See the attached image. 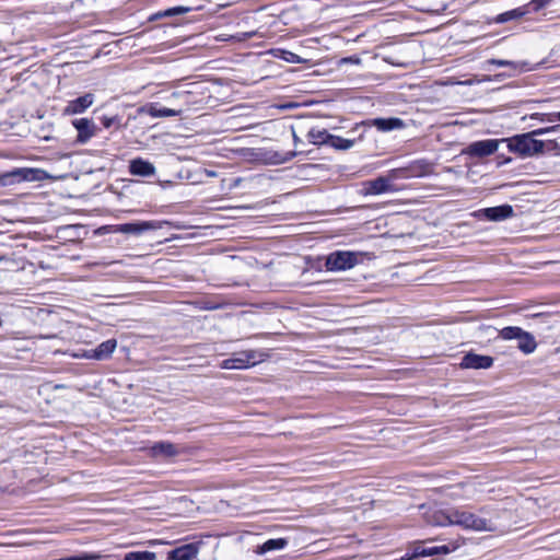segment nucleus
<instances>
[{
    "label": "nucleus",
    "mask_w": 560,
    "mask_h": 560,
    "mask_svg": "<svg viewBox=\"0 0 560 560\" xmlns=\"http://www.w3.org/2000/svg\"><path fill=\"white\" fill-rule=\"evenodd\" d=\"M166 221H133L121 224L106 226L113 233L141 235L148 231H155L162 229Z\"/></svg>",
    "instance_id": "0eeeda50"
},
{
    "label": "nucleus",
    "mask_w": 560,
    "mask_h": 560,
    "mask_svg": "<svg viewBox=\"0 0 560 560\" xmlns=\"http://www.w3.org/2000/svg\"><path fill=\"white\" fill-rule=\"evenodd\" d=\"M199 552V544L189 542L167 552V560H192Z\"/></svg>",
    "instance_id": "dca6fc26"
},
{
    "label": "nucleus",
    "mask_w": 560,
    "mask_h": 560,
    "mask_svg": "<svg viewBox=\"0 0 560 560\" xmlns=\"http://www.w3.org/2000/svg\"><path fill=\"white\" fill-rule=\"evenodd\" d=\"M48 177L46 171L37 167H14L0 172V188H9L22 183L42 182Z\"/></svg>",
    "instance_id": "20e7f679"
},
{
    "label": "nucleus",
    "mask_w": 560,
    "mask_h": 560,
    "mask_svg": "<svg viewBox=\"0 0 560 560\" xmlns=\"http://www.w3.org/2000/svg\"><path fill=\"white\" fill-rule=\"evenodd\" d=\"M363 195H381L385 192L396 191V187L389 183L385 176H378L374 179L366 180L362 184Z\"/></svg>",
    "instance_id": "f8f14e48"
},
{
    "label": "nucleus",
    "mask_w": 560,
    "mask_h": 560,
    "mask_svg": "<svg viewBox=\"0 0 560 560\" xmlns=\"http://www.w3.org/2000/svg\"><path fill=\"white\" fill-rule=\"evenodd\" d=\"M502 139H485L474 141L463 150V153L470 158L483 159L495 153Z\"/></svg>",
    "instance_id": "6e6552de"
},
{
    "label": "nucleus",
    "mask_w": 560,
    "mask_h": 560,
    "mask_svg": "<svg viewBox=\"0 0 560 560\" xmlns=\"http://www.w3.org/2000/svg\"><path fill=\"white\" fill-rule=\"evenodd\" d=\"M487 63L493 65L497 67H509L514 71L522 70L524 66H526V62H515L511 60H504V59H489L487 60Z\"/></svg>",
    "instance_id": "7c9ffc66"
},
{
    "label": "nucleus",
    "mask_w": 560,
    "mask_h": 560,
    "mask_svg": "<svg viewBox=\"0 0 560 560\" xmlns=\"http://www.w3.org/2000/svg\"><path fill=\"white\" fill-rule=\"evenodd\" d=\"M119 121H120V118L116 115V116H112V117H108V116H103L101 118V122L103 125L104 128L108 129L113 126H116V128H119Z\"/></svg>",
    "instance_id": "f704fd0d"
},
{
    "label": "nucleus",
    "mask_w": 560,
    "mask_h": 560,
    "mask_svg": "<svg viewBox=\"0 0 560 560\" xmlns=\"http://www.w3.org/2000/svg\"><path fill=\"white\" fill-rule=\"evenodd\" d=\"M151 454L155 458H172L179 454L177 445L171 442H156L151 446Z\"/></svg>",
    "instance_id": "a211bd4d"
},
{
    "label": "nucleus",
    "mask_w": 560,
    "mask_h": 560,
    "mask_svg": "<svg viewBox=\"0 0 560 560\" xmlns=\"http://www.w3.org/2000/svg\"><path fill=\"white\" fill-rule=\"evenodd\" d=\"M455 547H450L448 545L441 546H432L425 547L423 542L415 544L412 547V556L420 557H433L439 555H447L453 551Z\"/></svg>",
    "instance_id": "f3484780"
},
{
    "label": "nucleus",
    "mask_w": 560,
    "mask_h": 560,
    "mask_svg": "<svg viewBox=\"0 0 560 560\" xmlns=\"http://www.w3.org/2000/svg\"><path fill=\"white\" fill-rule=\"evenodd\" d=\"M553 0H530L528 3L524 4L528 9V14L534 12H539L540 10L549 7Z\"/></svg>",
    "instance_id": "2f4dec72"
},
{
    "label": "nucleus",
    "mask_w": 560,
    "mask_h": 560,
    "mask_svg": "<svg viewBox=\"0 0 560 560\" xmlns=\"http://www.w3.org/2000/svg\"><path fill=\"white\" fill-rule=\"evenodd\" d=\"M292 136H293V142L295 145H298L300 142H302L294 130H292Z\"/></svg>",
    "instance_id": "79ce46f5"
},
{
    "label": "nucleus",
    "mask_w": 560,
    "mask_h": 560,
    "mask_svg": "<svg viewBox=\"0 0 560 560\" xmlns=\"http://www.w3.org/2000/svg\"><path fill=\"white\" fill-rule=\"evenodd\" d=\"M245 156L250 158L254 161L269 164L270 150L268 149H247Z\"/></svg>",
    "instance_id": "cd10ccee"
},
{
    "label": "nucleus",
    "mask_w": 560,
    "mask_h": 560,
    "mask_svg": "<svg viewBox=\"0 0 560 560\" xmlns=\"http://www.w3.org/2000/svg\"><path fill=\"white\" fill-rule=\"evenodd\" d=\"M192 9L190 7L177 5L173 8H168L166 10L160 11V15H165L166 18H173L176 15H182L189 13Z\"/></svg>",
    "instance_id": "473e14b6"
},
{
    "label": "nucleus",
    "mask_w": 560,
    "mask_h": 560,
    "mask_svg": "<svg viewBox=\"0 0 560 560\" xmlns=\"http://www.w3.org/2000/svg\"><path fill=\"white\" fill-rule=\"evenodd\" d=\"M472 214L479 220L499 222L512 218L514 215V209L511 205L504 203L495 207L479 209Z\"/></svg>",
    "instance_id": "1a4fd4ad"
},
{
    "label": "nucleus",
    "mask_w": 560,
    "mask_h": 560,
    "mask_svg": "<svg viewBox=\"0 0 560 560\" xmlns=\"http://www.w3.org/2000/svg\"><path fill=\"white\" fill-rule=\"evenodd\" d=\"M494 363V359L491 355L478 354L469 351L464 354L459 363L460 369L471 370H488Z\"/></svg>",
    "instance_id": "9b49d317"
},
{
    "label": "nucleus",
    "mask_w": 560,
    "mask_h": 560,
    "mask_svg": "<svg viewBox=\"0 0 560 560\" xmlns=\"http://www.w3.org/2000/svg\"><path fill=\"white\" fill-rule=\"evenodd\" d=\"M360 126L375 127L378 131L388 132L393 130L402 129L405 127V122L402 119L398 117H378L363 120L360 124H357L353 129L355 130Z\"/></svg>",
    "instance_id": "9d476101"
},
{
    "label": "nucleus",
    "mask_w": 560,
    "mask_h": 560,
    "mask_svg": "<svg viewBox=\"0 0 560 560\" xmlns=\"http://www.w3.org/2000/svg\"><path fill=\"white\" fill-rule=\"evenodd\" d=\"M0 262H10L12 265L15 264L14 259H12L5 255H2V254H0Z\"/></svg>",
    "instance_id": "a19ab883"
},
{
    "label": "nucleus",
    "mask_w": 560,
    "mask_h": 560,
    "mask_svg": "<svg viewBox=\"0 0 560 560\" xmlns=\"http://www.w3.org/2000/svg\"><path fill=\"white\" fill-rule=\"evenodd\" d=\"M513 161L511 156H504L502 154L497 156V165L500 167L502 165L509 164Z\"/></svg>",
    "instance_id": "ea45409f"
},
{
    "label": "nucleus",
    "mask_w": 560,
    "mask_h": 560,
    "mask_svg": "<svg viewBox=\"0 0 560 560\" xmlns=\"http://www.w3.org/2000/svg\"><path fill=\"white\" fill-rule=\"evenodd\" d=\"M77 559L80 560H110L112 556H100L96 553L82 552L77 555Z\"/></svg>",
    "instance_id": "c9c22d12"
},
{
    "label": "nucleus",
    "mask_w": 560,
    "mask_h": 560,
    "mask_svg": "<svg viewBox=\"0 0 560 560\" xmlns=\"http://www.w3.org/2000/svg\"><path fill=\"white\" fill-rule=\"evenodd\" d=\"M303 154L302 151L280 152L270 150L269 165H279L293 160L295 156Z\"/></svg>",
    "instance_id": "393cba45"
},
{
    "label": "nucleus",
    "mask_w": 560,
    "mask_h": 560,
    "mask_svg": "<svg viewBox=\"0 0 560 560\" xmlns=\"http://www.w3.org/2000/svg\"><path fill=\"white\" fill-rule=\"evenodd\" d=\"M409 176L411 178L415 177H423L432 173V163L425 159H419L411 161L408 165Z\"/></svg>",
    "instance_id": "412c9836"
},
{
    "label": "nucleus",
    "mask_w": 560,
    "mask_h": 560,
    "mask_svg": "<svg viewBox=\"0 0 560 560\" xmlns=\"http://www.w3.org/2000/svg\"><path fill=\"white\" fill-rule=\"evenodd\" d=\"M557 131H560V125H553L550 127L538 128V129L532 130L530 132L533 133L534 137H537V136H542V135H546L549 132H557Z\"/></svg>",
    "instance_id": "4c0bfd02"
},
{
    "label": "nucleus",
    "mask_w": 560,
    "mask_h": 560,
    "mask_svg": "<svg viewBox=\"0 0 560 560\" xmlns=\"http://www.w3.org/2000/svg\"><path fill=\"white\" fill-rule=\"evenodd\" d=\"M288 546V539L285 538H271L266 540L264 544L258 545L255 552L257 555H265L275 550H282Z\"/></svg>",
    "instance_id": "5701e85b"
},
{
    "label": "nucleus",
    "mask_w": 560,
    "mask_h": 560,
    "mask_svg": "<svg viewBox=\"0 0 560 560\" xmlns=\"http://www.w3.org/2000/svg\"><path fill=\"white\" fill-rule=\"evenodd\" d=\"M386 177L388 178L390 184H393V182L398 180V179L411 178L409 176V172H408L407 165L402 166V167L393 168V170L388 171L387 174H386Z\"/></svg>",
    "instance_id": "c756f323"
},
{
    "label": "nucleus",
    "mask_w": 560,
    "mask_h": 560,
    "mask_svg": "<svg viewBox=\"0 0 560 560\" xmlns=\"http://www.w3.org/2000/svg\"><path fill=\"white\" fill-rule=\"evenodd\" d=\"M558 119H559V121H560V112H558Z\"/></svg>",
    "instance_id": "c03bdc74"
},
{
    "label": "nucleus",
    "mask_w": 560,
    "mask_h": 560,
    "mask_svg": "<svg viewBox=\"0 0 560 560\" xmlns=\"http://www.w3.org/2000/svg\"><path fill=\"white\" fill-rule=\"evenodd\" d=\"M162 18H166L165 15H160V11L156 12L155 14H153L151 18H150V21H155L158 19H162Z\"/></svg>",
    "instance_id": "37998d69"
},
{
    "label": "nucleus",
    "mask_w": 560,
    "mask_h": 560,
    "mask_svg": "<svg viewBox=\"0 0 560 560\" xmlns=\"http://www.w3.org/2000/svg\"><path fill=\"white\" fill-rule=\"evenodd\" d=\"M435 524L440 526L458 525L466 529H472L477 532L493 529L488 525V521L486 518L479 517L471 512L459 510H453L447 514L440 512L436 515Z\"/></svg>",
    "instance_id": "f257e3e1"
},
{
    "label": "nucleus",
    "mask_w": 560,
    "mask_h": 560,
    "mask_svg": "<svg viewBox=\"0 0 560 560\" xmlns=\"http://www.w3.org/2000/svg\"><path fill=\"white\" fill-rule=\"evenodd\" d=\"M328 139H329L328 147L332 148L335 150H338V151H347V150L351 149L355 143L354 139H346V138H342L340 136H336L332 133H331V137Z\"/></svg>",
    "instance_id": "a878e982"
},
{
    "label": "nucleus",
    "mask_w": 560,
    "mask_h": 560,
    "mask_svg": "<svg viewBox=\"0 0 560 560\" xmlns=\"http://www.w3.org/2000/svg\"><path fill=\"white\" fill-rule=\"evenodd\" d=\"M117 347V340L112 338L101 342L95 349L86 351L84 357L97 361L107 360Z\"/></svg>",
    "instance_id": "4468645a"
},
{
    "label": "nucleus",
    "mask_w": 560,
    "mask_h": 560,
    "mask_svg": "<svg viewBox=\"0 0 560 560\" xmlns=\"http://www.w3.org/2000/svg\"><path fill=\"white\" fill-rule=\"evenodd\" d=\"M502 143H506L511 153L523 159L536 156L545 152V141L535 139L530 131L514 135L510 138H502Z\"/></svg>",
    "instance_id": "f03ea898"
},
{
    "label": "nucleus",
    "mask_w": 560,
    "mask_h": 560,
    "mask_svg": "<svg viewBox=\"0 0 560 560\" xmlns=\"http://www.w3.org/2000/svg\"><path fill=\"white\" fill-rule=\"evenodd\" d=\"M72 125L78 131L77 142L79 143H86L90 141L97 130L94 121L89 118L74 119Z\"/></svg>",
    "instance_id": "ddd939ff"
},
{
    "label": "nucleus",
    "mask_w": 560,
    "mask_h": 560,
    "mask_svg": "<svg viewBox=\"0 0 560 560\" xmlns=\"http://www.w3.org/2000/svg\"><path fill=\"white\" fill-rule=\"evenodd\" d=\"M265 354L257 350H243L232 354L231 358L223 360L220 366L224 370H244L254 366L264 361Z\"/></svg>",
    "instance_id": "39448f33"
},
{
    "label": "nucleus",
    "mask_w": 560,
    "mask_h": 560,
    "mask_svg": "<svg viewBox=\"0 0 560 560\" xmlns=\"http://www.w3.org/2000/svg\"><path fill=\"white\" fill-rule=\"evenodd\" d=\"M361 253L349 250H335L326 257L325 267L328 271H342L359 264Z\"/></svg>",
    "instance_id": "423d86ee"
},
{
    "label": "nucleus",
    "mask_w": 560,
    "mask_h": 560,
    "mask_svg": "<svg viewBox=\"0 0 560 560\" xmlns=\"http://www.w3.org/2000/svg\"><path fill=\"white\" fill-rule=\"evenodd\" d=\"M545 151H555L557 154H560V143H558L556 140H548L545 142Z\"/></svg>",
    "instance_id": "58836bf2"
},
{
    "label": "nucleus",
    "mask_w": 560,
    "mask_h": 560,
    "mask_svg": "<svg viewBox=\"0 0 560 560\" xmlns=\"http://www.w3.org/2000/svg\"><path fill=\"white\" fill-rule=\"evenodd\" d=\"M94 101L95 95L93 93H85L82 96L69 101L65 108V114L77 115L84 113L90 106L93 105Z\"/></svg>",
    "instance_id": "2eb2a0df"
},
{
    "label": "nucleus",
    "mask_w": 560,
    "mask_h": 560,
    "mask_svg": "<svg viewBox=\"0 0 560 560\" xmlns=\"http://www.w3.org/2000/svg\"><path fill=\"white\" fill-rule=\"evenodd\" d=\"M331 133L325 128L313 127L307 131L306 138L310 143L316 147H328Z\"/></svg>",
    "instance_id": "4be33fe9"
},
{
    "label": "nucleus",
    "mask_w": 560,
    "mask_h": 560,
    "mask_svg": "<svg viewBox=\"0 0 560 560\" xmlns=\"http://www.w3.org/2000/svg\"><path fill=\"white\" fill-rule=\"evenodd\" d=\"M183 114V108H167L151 106L150 115L153 117H175Z\"/></svg>",
    "instance_id": "bb28decb"
},
{
    "label": "nucleus",
    "mask_w": 560,
    "mask_h": 560,
    "mask_svg": "<svg viewBox=\"0 0 560 560\" xmlns=\"http://www.w3.org/2000/svg\"><path fill=\"white\" fill-rule=\"evenodd\" d=\"M129 173L135 176L149 177L155 174V166L141 158L130 161Z\"/></svg>",
    "instance_id": "6ab92c4d"
},
{
    "label": "nucleus",
    "mask_w": 560,
    "mask_h": 560,
    "mask_svg": "<svg viewBox=\"0 0 560 560\" xmlns=\"http://www.w3.org/2000/svg\"><path fill=\"white\" fill-rule=\"evenodd\" d=\"M522 336L517 339V349L524 354H530L535 352L537 348V341L533 334L523 330Z\"/></svg>",
    "instance_id": "b1692460"
},
{
    "label": "nucleus",
    "mask_w": 560,
    "mask_h": 560,
    "mask_svg": "<svg viewBox=\"0 0 560 560\" xmlns=\"http://www.w3.org/2000/svg\"><path fill=\"white\" fill-rule=\"evenodd\" d=\"M532 118L539 119L540 121L556 122L558 119V112L556 113H536L532 115Z\"/></svg>",
    "instance_id": "72a5a7b5"
},
{
    "label": "nucleus",
    "mask_w": 560,
    "mask_h": 560,
    "mask_svg": "<svg viewBox=\"0 0 560 560\" xmlns=\"http://www.w3.org/2000/svg\"><path fill=\"white\" fill-rule=\"evenodd\" d=\"M523 330V328L517 326H506L499 330V337L504 340H517L522 336Z\"/></svg>",
    "instance_id": "c85d7f7f"
},
{
    "label": "nucleus",
    "mask_w": 560,
    "mask_h": 560,
    "mask_svg": "<svg viewBox=\"0 0 560 560\" xmlns=\"http://www.w3.org/2000/svg\"><path fill=\"white\" fill-rule=\"evenodd\" d=\"M528 14V9L525 5L505 11L489 20V23L504 24L511 21L520 20Z\"/></svg>",
    "instance_id": "aec40b11"
},
{
    "label": "nucleus",
    "mask_w": 560,
    "mask_h": 560,
    "mask_svg": "<svg viewBox=\"0 0 560 560\" xmlns=\"http://www.w3.org/2000/svg\"><path fill=\"white\" fill-rule=\"evenodd\" d=\"M280 57H281V59H283L287 62H292V63L302 62V58L292 51L282 50Z\"/></svg>",
    "instance_id": "e433bc0d"
},
{
    "label": "nucleus",
    "mask_w": 560,
    "mask_h": 560,
    "mask_svg": "<svg viewBox=\"0 0 560 560\" xmlns=\"http://www.w3.org/2000/svg\"><path fill=\"white\" fill-rule=\"evenodd\" d=\"M171 98L177 102L183 112L199 108L206 103V88L202 82H190L174 91Z\"/></svg>",
    "instance_id": "7ed1b4c3"
}]
</instances>
